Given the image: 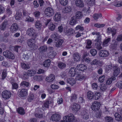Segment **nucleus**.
Here are the masks:
<instances>
[{
	"label": "nucleus",
	"mask_w": 122,
	"mask_h": 122,
	"mask_svg": "<svg viewBox=\"0 0 122 122\" xmlns=\"http://www.w3.org/2000/svg\"><path fill=\"white\" fill-rule=\"evenodd\" d=\"M61 4L62 5H66L68 3L67 0H59Z\"/></svg>",
	"instance_id": "nucleus-54"
},
{
	"label": "nucleus",
	"mask_w": 122,
	"mask_h": 122,
	"mask_svg": "<svg viewBox=\"0 0 122 122\" xmlns=\"http://www.w3.org/2000/svg\"><path fill=\"white\" fill-rule=\"evenodd\" d=\"M23 78L24 79H27L29 76L28 75V74L27 73V72H23Z\"/></svg>",
	"instance_id": "nucleus-62"
},
{
	"label": "nucleus",
	"mask_w": 122,
	"mask_h": 122,
	"mask_svg": "<svg viewBox=\"0 0 122 122\" xmlns=\"http://www.w3.org/2000/svg\"><path fill=\"white\" fill-rule=\"evenodd\" d=\"M77 69L83 71L86 70L87 69V67L83 64L79 65L77 67Z\"/></svg>",
	"instance_id": "nucleus-26"
},
{
	"label": "nucleus",
	"mask_w": 122,
	"mask_h": 122,
	"mask_svg": "<svg viewBox=\"0 0 122 122\" xmlns=\"http://www.w3.org/2000/svg\"><path fill=\"white\" fill-rule=\"evenodd\" d=\"M19 26L17 24L15 23H14L11 25L10 28V32L13 33L17 31L18 30Z\"/></svg>",
	"instance_id": "nucleus-7"
},
{
	"label": "nucleus",
	"mask_w": 122,
	"mask_h": 122,
	"mask_svg": "<svg viewBox=\"0 0 122 122\" xmlns=\"http://www.w3.org/2000/svg\"><path fill=\"white\" fill-rule=\"evenodd\" d=\"M109 55V53L108 51L106 50H101L99 53L100 56L102 57H107Z\"/></svg>",
	"instance_id": "nucleus-10"
},
{
	"label": "nucleus",
	"mask_w": 122,
	"mask_h": 122,
	"mask_svg": "<svg viewBox=\"0 0 122 122\" xmlns=\"http://www.w3.org/2000/svg\"><path fill=\"white\" fill-rule=\"evenodd\" d=\"M34 98V95L32 93H30L28 96L27 99L29 102H30L33 100Z\"/></svg>",
	"instance_id": "nucleus-48"
},
{
	"label": "nucleus",
	"mask_w": 122,
	"mask_h": 122,
	"mask_svg": "<svg viewBox=\"0 0 122 122\" xmlns=\"http://www.w3.org/2000/svg\"><path fill=\"white\" fill-rule=\"evenodd\" d=\"M67 82L71 85H72L76 83L75 80L73 78H71L67 79Z\"/></svg>",
	"instance_id": "nucleus-31"
},
{
	"label": "nucleus",
	"mask_w": 122,
	"mask_h": 122,
	"mask_svg": "<svg viewBox=\"0 0 122 122\" xmlns=\"http://www.w3.org/2000/svg\"><path fill=\"white\" fill-rule=\"evenodd\" d=\"M100 104L98 102L95 101L92 104L91 106V108L94 111H96L100 107Z\"/></svg>",
	"instance_id": "nucleus-8"
},
{
	"label": "nucleus",
	"mask_w": 122,
	"mask_h": 122,
	"mask_svg": "<svg viewBox=\"0 0 122 122\" xmlns=\"http://www.w3.org/2000/svg\"><path fill=\"white\" fill-rule=\"evenodd\" d=\"M75 18L77 19H80L83 16L82 12L80 11H77L75 13Z\"/></svg>",
	"instance_id": "nucleus-22"
},
{
	"label": "nucleus",
	"mask_w": 122,
	"mask_h": 122,
	"mask_svg": "<svg viewBox=\"0 0 122 122\" xmlns=\"http://www.w3.org/2000/svg\"><path fill=\"white\" fill-rule=\"evenodd\" d=\"M71 10V7L70 6L66 7L62 10V12L63 13H67L70 12Z\"/></svg>",
	"instance_id": "nucleus-33"
},
{
	"label": "nucleus",
	"mask_w": 122,
	"mask_h": 122,
	"mask_svg": "<svg viewBox=\"0 0 122 122\" xmlns=\"http://www.w3.org/2000/svg\"><path fill=\"white\" fill-rule=\"evenodd\" d=\"M21 66L23 69H28L30 68V66L28 64L25 63L24 62L21 63Z\"/></svg>",
	"instance_id": "nucleus-30"
},
{
	"label": "nucleus",
	"mask_w": 122,
	"mask_h": 122,
	"mask_svg": "<svg viewBox=\"0 0 122 122\" xmlns=\"http://www.w3.org/2000/svg\"><path fill=\"white\" fill-rule=\"evenodd\" d=\"M115 120L118 121H119L122 120V117L121 115L117 112H116L114 114Z\"/></svg>",
	"instance_id": "nucleus-27"
},
{
	"label": "nucleus",
	"mask_w": 122,
	"mask_h": 122,
	"mask_svg": "<svg viewBox=\"0 0 122 122\" xmlns=\"http://www.w3.org/2000/svg\"><path fill=\"white\" fill-rule=\"evenodd\" d=\"M107 86L106 84H102L101 85L100 88L101 90L102 91H105L106 90L107 88Z\"/></svg>",
	"instance_id": "nucleus-46"
},
{
	"label": "nucleus",
	"mask_w": 122,
	"mask_h": 122,
	"mask_svg": "<svg viewBox=\"0 0 122 122\" xmlns=\"http://www.w3.org/2000/svg\"><path fill=\"white\" fill-rule=\"evenodd\" d=\"M38 50L39 51L40 53H44L47 50V48L46 46H41L38 48Z\"/></svg>",
	"instance_id": "nucleus-25"
},
{
	"label": "nucleus",
	"mask_w": 122,
	"mask_h": 122,
	"mask_svg": "<svg viewBox=\"0 0 122 122\" xmlns=\"http://www.w3.org/2000/svg\"><path fill=\"white\" fill-rule=\"evenodd\" d=\"M28 94V91L26 89L23 88L18 91V95L20 97H26Z\"/></svg>",
	"instance_id": "nucleus-6"
},
{
	"label": "nucleus",
	"mask_w": 122,
	"mask_h": 122,
	"mask_svg": "<svg viewBox=\"0 0 122 122\" xmlns=\"http://www.w3.org/2000/svg\"><path fill=\"white\" fill-rule=\"evenodd\" d=\"M27 73L29 76H34L36 73V71L32 70H29L27 71Z\"/></svg>",
	"instance_id": "nucleus-38"
},
{
	"label": "nucleus",
	"mask_w": 122,
	"mask_h": 122,
	"mask_svg": "<svg viewBox=\"0 0 122 122\" xmlns=\"http://www.w3.org/2000/svg\"><path fill=\"white\" fill-rule=\"evenodd\" d=\"M90 53L93 56H95L96 55L97 52V50L95 49H92L91 50Z\"/></svg>",
	"instance_id": "nucleus-58"
},
{
	"label": "nucleus",
	"mask_w": 122,
	"mask_h": 122,
	"mask_svg": "<svg viewBox=\"0 0 122 122\" xmlns=\"http://www.w3.org/2000/svg\"><path fill=\"white\" fill-rule=\"evenodd\" d=\"M29 83L25 81H23L21 82L20 84L21 86H23L28 87L29 86Z\"/></svg>",
	"instance_id": "nucleus-53"
},
{
	"label": "nucleus",
	"mask_w": 122,
	"mask_h": 122,
	"mask_svg": "<svg viewBox=\"0 0 122 122\" xmlns=\"http://www.w3.org/2000/svg\"><path fill=\"white\" fill-rule=\"evenodd\" d=\"M113 74L115 76H116L120 72V69L117 66H115L113 67Z\"/></svg>",
	"instance_id": "nucleus-15"
},
{
	"label": "nucleus",
	"mask_w": 122,
	"mask_h": 122,
	"mask_svg": "<svg viewBox=\"0 0 122 122\" xmlns=\"http://www.w3.org/2000/svg\"><path fill=\"white\" fill-rule=\"evenodd\" d=\"M45 15L49 17L52 16L54 14V10L52 8L48 7L46 8L44 11Z\"/></svg>",
	"instance_id": "nucleus-2"
},
{
	"label": "nucleus",
	"mask_w": 122,
	"mask_h": 122,
	"mask_svg": "<svg viewBox=\"0 0 122 122\" xmlns=\"http://www.w3.org/2000/svg\"><path fill=\"white\" fill-rule=\"evenodd\" d=\"M58 34L56 33H55L51 35V38L54 39L55 41H57L58 39Z\"/></svg>",
	"instance_id": "nucleus-41"
},
{
	"label": "nucleus",
	"mask_w": 122,
	"mask_h": 122,
	"mask_svg": "<svg viewBox=\"0 0 122 122\" xmlns=\"http://www.w3.org/2000/svg\"><path fill=\"white\" fill-rule=\"evenodd\" d=\"M7 73L6 69H4L3 70L1 75L2 79H4L6 77Z\"/></svg>",
	"instance_id": "nucleus-42"
},
{
	"label": "nucleus",
	"mask_w": 122,
	"mask_h": 122,
	"mask_svg": "<svg viewBox=\"0 0 122 122\" xmlns=\"http://www.w3.org/2000/svg\"><path fill=\"white\" fill-rule=\"evenodd\" d=\"M34 20V19L33 18L30 17L29 16H27L26 19V21L31 22H33Z\"/></svg>",
	"instance_id": "nucleus-63"
},
{
	"label": "nucleus",
	"mask_w": 122,
	"mask_h": 122,
	"mask_svg": "<svg viewBox=\"0 0 122 122\" xmlns=\"http://www.w3.org/2000/svg\"><path fill=\"white\" fill-rule=\"evenodd\" d=\"M92 43V42L91 40H87L86 42L87 45L86 46V48L88 49L91 48V45Z\"/></svg>",
	"instance_id": "nucleus-44"
},
{
	"label": "nucleus",
	"mask_w": 122,
	"mask_h": 122,
	"mask_svg": "<svg viewBox=\"0 0 122 122\" xmlns=\"http://www.w3.org/2000/svg\"><path fill=\"white\" fill-rule=\"evenodd\" d=\"M27 33L29 36L34 38H36L37 36V34L35 33V31L32 28H29L27 30Z\"/></svg>",
	"instance_id": "nucleus-1"
},
{
	"label": "nucleus",
	"mask_w": 122,
	"mask_h": 122,
	"mask_svg": "<svg viewBox=\"0 0 122 122\" xmlns=\"http://www.w3.org/2000/svg\"><path fill=\"white\" fill-rule=\"evenodd\" d=\"M101 96L100 93L99 92H96L95 95H94L93 98L96 100H97L99 99L100 97Z\"/></svg>",
	"instance_id": "nucleus-49"
},
{
	"label": "nucleus",
	"mask_w": 122,
	"mask_h": 122,
	"mask_svg": "<svg viewBox=\"0 0 122 122\" xmlns=\"http://www.w3.org/2000/svg\"><path fill=\"white\" fill-rule=\"evenodd\" d=\"M105 77V75H103L100 76L98 79L99 81L100 82H103L104 81Z\"/></svg>",
	"instance_id": "nucleus-56"
},
{
	"label": "nucleus",
	"mask_w": 122,
	"mask_h": 122,
	"mask_svg": "<svg viewBox=\"0 0 122 122\" xmlns=\"http://www.w3.org/2000/svg\"><path fill=\"white\" fill-rule=\"evenodd\" d=\"M11 94L10 92L7 90L3 91L2 93V97L5 99H8L10 98Z\"/></svg>",
	"instance_id": "nucleus-5"
},
{
	"label": "nucleus",
	"mask_w": 122,
	"mask_h": 122,
	"mask_svg": "<svg viewBox=\"0 0 122 122\" xmlns=\"http://www.w3.org/2000/svg\"><path fill=\"white\" fill-rule=\"evenodd\" d=\"M73 58L74 60L75 61H78L80 60L81 56L78 53H75L73 54Z\"/></svg>",
	"instance_id": "nucleus-24"
},
{
	"label": "nucleus",
	"mask_w": 122,
	"mask_h": 122,
	"mask_svg": "<svg viewBox=\"0 0 122 122\" xmlns=\"http://www.w3.org/2000/svg\"><path fill=\"white\" fill-rule=\"evenodd\" d=\"M61 14L60 12H56L53 17V19L55 21L58 22L61 20Z\"/></svg>",
	"instance_id": "nucleus-11"
},
{
	"label": "nucleus",
	"mask_w": 122,
	"mask_h": 122,
	"mask_svg": "<svg viewBox=\"0 0 122 122\" xmlns=\"http://www.w3.org/2000/svg\"><path fill=\"white\" fill-rule=\"evenodd\" d=\"M101 43L100 42H96L95 43L96 48L98 50H100L102 49V48L101 45Z\"/></svg>",
	"instance_id": "nucleus-45"
},
{
	"label": "nucleus",
	"mask_w": 122,
	"mask_h": 122,
	"mask_svg": "<svg viewBox=\"0 0 122 122\" xmlns=\"http://www.w3.org/2000/svg\"><path fill=\"white\" fill-rule=\"evenodd\" d=\"M64 118L66 122H72L75 120V118L72 114H69L65 116Z\"/></svg>",
	"instance_id": "nucleus-3"
},
{
	"label": "nucleus",
	"mask_w": 122,
	"mask_h": 122,
	"mask_svg": "<svg viewBox=\"0 0 122 122\" xmlns=\"http://www.w3.org/2000/svg\"><path fill=\"white\" fill-rule=\"evenodd\" d=\"M60 118L61 117L59 115L54 114L51 116V120L53 121H56L59 120Z\"/></svg>",
	"instance_id": "nucleus-13"
},
{
	"label": "nucleus",
	"mask_w": 122,
	"mask_h": 122,
	"mask_svg": "<svg viewBox=\"0 0 122 122\" xmlns=\"http://www.w3.org/2000/svg\"><path fill=\"white\" fill-rule=\"evenodd\" d=\"M11 83L12 85V88L13 89H15L18 88V84L17 83L14 82L12 81L11 82Z\"/></svg>",
	"instance_id": "nucleus-55"
},
{
	"label": "nucleus",
	"mask_w": 122,
	"mask_h": 122,
	"mask_svg": "<svg viewBox=\"0 0 122 122\" xmlns=\"http://www.w3.org/2000/svg\"><path fill=\"white\" fill-rule=\"evenodd\" d=\"M35 25L36 28H40L42 25L40 22L38 21H36L35 23Z\"/></svg>",
	"instance_id": "nucleus-59"
},
{
	"label": "nucleus",
	"mask_w": 122,
	"mask_h": 122,
	"mask_svg": "<svg viewBox=\"0 0 122 122\" xmlns=\"http://www.w3.org/2000/svg\"><path fill=\"white\" fill-rule=\"evenodd\" d=\"M81 116L83 119L86 120L89 118L88 113L85 111H83L81 113Z\"/></svg>",
	"instance_id": "nucleus-17"
},
{
	"label": "nucleus",
	"mask_w": 122,
	"mask_h": 122,
	"mask_svg": "<svg viewBox=\"0 0 122 122\" xmlns=\"http://www.w3.org/2000/svg\"><path fill=\"white\" fill-rule=\"evenodd\" d=\"M35 41L33 39H29L28 40L27 43L28 46L30 47L34 48L36 47V45L35 44Z\"/></svg>",
	"instance_id": "nucleus-9"
},
{
	"label": "nucleus",
	"mask_w": 122,
	"mask_h": 122,
	"mask_svg": "<svg viewBox=\"0 0 122 122\" xmlns=\"http://www.w3.org/2000/svg\"><path fill=\"white\" fill-rule=\"evenodd\" d=\"M56 51H50L48 53V56L49 58H52L54 57L56 55Z\"/></svg>",
	"instance_id": "nucleus-21"
},
{
	"label": "nucleus",
	"mask_w": 122,
	"mask_h": 122,
	"mask_svg": "<svg viewBox=\"0 0 122 122\" xmlns=\"http://www.w3.org/2000/svg\"><path fill=\"white\" fill-rule=\"evenodd\" d=\"M105 119L106 122H113V118L110 117H105Z\"/></svg>",
	"instance_id": "nucleus-50"
},
{
	"label": "nucleus",
	"mask_w": 122,
	"mask_h": 122,
	"mask_svg": "<svg viewBox=\"0 0 122 122\" xmlns=\"http://www.w3.org/2000/svg\"><path fill=\"white\" fill-rule=\"evenodd\" d=\"M76 30L79 29L80 30L83 31L84 30V29L83 27L81 26L80 25H78L76 27Z\"/></svg>",
	"instance_id": "nucleus-64"
},
{
	"label": "nucleus",
	"mask_w": 122,
	"mask_h": 122,
	"mask_svg": "<svg viewBox=\"0 0 122 122\" xmlns=\"http://www.w3.org/2000/svg\"><path fill=\"white\" fill-rule=\"evenodd\" d=\"M99 61L97 59H94L91 62V64L92 65H96L99 64Z\"/></svg>",
	"instance_id": "nucleus-52"
},
{
	"label": "nucleus",
	"mask_w": 122,
	"mask_h": 122,
	"mask_svg": "<svg viewBox=\"0 0 122 122\" xmlns=\"http://www.w3.org/2000/svg\"><path fill=\"white\" fill-rule=\"evenodd\" d=\"M94 94L91 91L88 92L87 93V97L88 99L91 100L93 97Z\"/></svg>",
	"instance_id": "nucleus-34"
},
{
	"label": "nucleus",
	"mask_w": 122,
	"mask_h": 122,
	"mask_svg": "<svg viewBox=\"0 0 122 122\" xmlns=\"http://www.w3.org/2000/svg\"><path fill=\"white\" fill-rule=\"evenodd\" d=\"M102 16V15L101 13L94 14L92 16V17L95 20H97L98 18Z\"/></svg>",
	"instance_id": "nucleus-35"
},
{
	"label": "nucleus",
	"mask_w": 122,
	"mask_h": 122,
	"mask_svg": "<svg viewBox=\"0 0 122 122\" xmlns=\"http://www.w3.org/2000/svg\"><path fill=\"white\" fill-rule=\"evenodd\" d=\"M71 108L73 111L77 112L80 109V107L78 104L75 103L71 107Z\"/></svg>",
	"instance_id": "nucleus-14"
},
{
	"label": "nucleus",
	"mask_w": 122,
	"mask_h": 122,
	"mask_svg": "<svg viewBox=\"0 0 122 122\" xmlns=\"http://www.w3.org/2000/svg\"><path fill=\"white\" fill-rule=\"evenodd\" d=\"M55 75L53 74H51L48 76L46 77V81L48 82H51L55 79Z\"/></svg>",
	"instance_id": "nucleus-16"
},
{
	"label": "nucleus",
	"mask_w": 122,
	"mask_h": 122,
	"mask_svg": "<svg viewBox=\"0 0 122 122\" xmlns=\"http://www.w3.org/2000/svg\"><path fill=\"white\" fill-rule=\"evenodd\" d=\"M85 79V77L83 75L79 74L76 78V80H81Z\"/></svg>",
	"instance_id": "nucleus-51"
},
{
	"label": "nucleus",
	"mask_w": 122,
	"mask_h": 122,
	"mask_svg": "<svg viewBox=\"0 0 122 122\" xmlns=\"http://www.w3.org/2000/svg\"><path fill=\"white\" fill-rule=\"evenodd\" d=\"M111 38H108L107 39L103 41L102 45L104 46H108V43L111 40Z\"/></svg>",
	"instance_id": "nucleus-36"
},
{
	"label": "nucleus",
	"mask_w": 122,
	"mask_h": 122,
	"mask_svg": "<svg viewBox=\"0 0 122 122\" xmlns=\"http://www.w3.org/2000/svg\"><path fill=\"white\" fill-rule=\"evenodd\" d=\"M52 102H51L50 101H46L44 103V106L45 107L48 108L49 106V104L52 103Z\"/></svg>",
	"instance_id": "nucleus-60"
},
{
	"label": "nucleus",
	"mask_w": 122,
	"mask_h": 122,
	"mask_svg": "<svg viewBox=\"0 0 122 122\" xmlns=\"http://www.w3.org/2000/svg\"><path fill=\"white\" fill-rule=\"evenodd\" d=\"M75 3L76 6L79 7H83L84 6L83 3L81 0H76Z\"/></svg>",
	"instance_id": "nucleus-23"
},
{
	"label": "nucleus",
	"mask_w": 122,
	"mask_h": 122,
	"mask_svg": "<svg viewBox=\"0 0 122 122\" xmlns=\"http://www.w3.org/2000/svg\"><path fill=\"white\" fill-rule=\"evenodd\" d=\"M21 15L22 14L21 12H17L15 16V19L17 20H20L21 17Z\"/></svg>",
	"instance_id": "nucleus-43"
},
{
	"label": "nucleus",
	"mask_w": 122,
	"mask_h": 122,
	"mask_svg": "<svg viewBox=\"0 0 122 122\" xmlns=\"http://www.w3.org/2000/svg\"><path fill=\"white\" fill-rule=\"evenodd\" d=\"M92 34L93 35H95L97 36V38L94 41L96 42H100L102 40L101 36L99 32H92Z\"/></svg>",
	"instance_id": "nucleus-12"
},
{
	"label": "nucleus",
	"mask_w": 122,
	"mask_h": 122,
	"mask_svg": "<svg viewBox=\"0 0 122 122\" xmlns=\"http://www.w3.org/2000/svg\"><path fill=\"white\" fill-rule=\"evenodd\" d=\"M88 5L91 6L94 5L95 4V0H88Z\"/></svg>",
	"instance_id": "nucleus-57"
},
{
	"label": "nucleus",
	"mask_w": 122,
	"mask_h": 122,
	"mask_svg": "<svg viewBox=\"0 0 122 122\" xmlns=\"http://www.w3.org/2000/svg\"><path fill=\"white\" fill-rule=\"evenodd\" d=\"M57 41L56 42V46L57 47H59L64 42V41L62 39H60L57 40Z\"/></svg>",
	"instance_id": "nucleus-32"
},
{
	"label": "nucleus",
	"mask_w": 122,
	"mask_h": 122,
	"mask_svg": "<svg viewBox=\"0 0 122 122\" xmlns=\"http://www.w3.org/2000/svg\"><path fill=\"white\" fill-rule=\"evenodd\" d=\"M113 43H111L110 46V48L112 49H117V46L118 45V42L115 41L114 40H112Z\"/></svg>",
	"instance_id": "nucleus-18"
},
{
	"label": "nucleus",
	"mask_w": 122,
	"mask_h": 122,
	"mask_svg": "<svg viewBox=\"0 0 122 122\" xmlns=\"http://www.w3.org/2000/svg\"><path fill=\"white\" fill-rule=\"evenodd\" d=\"M74 30L71 28L66 31V34L67 36H71L72 35L74 32Z\"/></svg>",
	"instance_id": "nucleus-39"
},
{
	"label": "nucleus",
	"mask_w": 122,
	"mask_h": 122,
	"mask_svg": "<svg viewBox=\"0 0 122 122\" xmlns=\"http://www.w3.org/2000/svg\"><path fill=\"white\" fill-rule=\"evenodd\" d=\"M8 24V21L7 20H5L2 23L0 26V29L2 30H4L6 28V25Z\"/></svg>",
	"instance_id": "nucleus-20"
},
{
	"label": "nucleus",
	"mask_w": 122,
	"mask_h": 122,
	"mask_svg": "<svg viewBox=\"0 0 122 122\" xmlns=\"http://www.w3.org/2000/svg\"><path fill=\"white\" fill-rule=\"evenodd\" d=\"M76 68L74 67H72L69 70V72L70 76H71L73 77L76 73Z\"/></svg>",
	"instance_id": "nucleus-19"
},
{
	"label": "nucleus",
	"mask_w": 122,
	"mask_h": 122,
	"mask_svg": "<svg viewBox=\"0 0 122 122\" xmlns=\"http://www.w3.org/2000/svg\"><path fill=\"white\" fill-rule=\"evenodd\" d=\"M18 112L21 115H24L25 113V112L24 109L21 107H19L17 110Z\"/></svg>",
	"instance_id": "nucleus-47"
},
{
	"label": "nucleus",
	"mask_w": 122,
	"mask_h": 122,
	"mask_svg": "<svg viewBox=\"0 0 122 122\" xmlns=\"http://www.w3.org/2000/svg\"><path fill=\"white\" fill-rule=\"evenodd\" d=\"M3 55L8 58L14 59L15 58L14 54L10 51L7 50L3 53Z\"/></svg>",
	"instance_id": "nucleus-4"
},
{
	"label": "nucleus",
	"mask_w": 122,
	"mask_h": 122,
	"mask_svg": "<svg viewBox=\"0 0 122 122\" xmlns=\"http://www.w3.org/2000/svg\"><path fill=\"white\" fill-rule=\"evenodd\" d=\"M115 80V78L114 77L109 78L106 81V84L107 85H110L112 83V81Z\"/></svg>",
	"instance_id": "nucleus-40"
},
{
	"label": "nucleus",
	"mask_w": 122,
	"mask_h": 122,
	"mask_svg": "<svg viewBox=\"0 0 122 122\" xmlns=\"http://www.w3.org/2000/svg\"><path fill=\"white\" fill-rule=\"evenodd\" d=\"M51 61L48 59L45 60L43 63V65L45 67H48L51 64Z\"/></svg>",
	"instance_id": "nucleus-29"
},
{
	"label": "nucleus",
	"mask_w": 122,
	"mask_h": 122,
	"mask_svg": "<svg viewBox=\"0 0 122 122\" xmlns=\"http://www.w3.org/2000/svg\"><path fill=\"white\" fill-rule=\"evenodd\" d=\"M77 19L74 16L72 17L70 22V24L71 25H74L76 24Z\"/></svg>",
	"instance_id": "nucleus-28"
},
{
	"label": "nucleus",
	"mask_w": 122,
	"mask_h": 122,
	"mask_svg": "<svg viewBox=\"0 0 122 122\" xmlns=\"http://www.w3.org/2000/svg\"><path fill=\"white\" fill-rule=\"evenodd\" d=\"M66 66V64L65 63L62 62H59L58 64V66L61 69H63Z\"/></svg>",
	"instance_id": "nucleus-37"
},
{
	"label": "nucleus",
	"mask_w": 122,
	"mask_h": 122,
	"mask_svg": "<svg viewBox=\"0 0 122 122\" xmlns=\"http://www.w3.org/2000/svg\"><path fill=\"white\" fill-rule=\"evenodd\" d=\"M116 85L120 89H122V81H118L116 84Z\"/></svg>",
	"instance_id": "nucleus-61"
}]
</instances>
